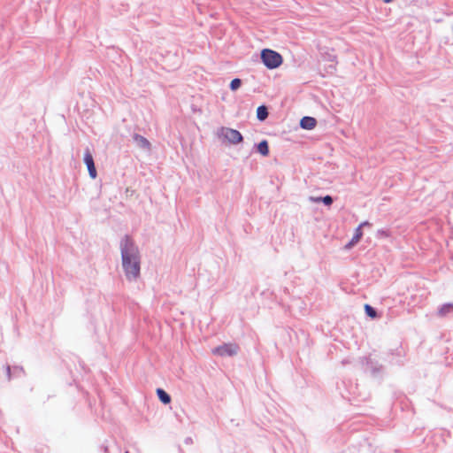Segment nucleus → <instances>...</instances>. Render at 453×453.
<instances>
[{
  "mask_svg": "<svg viewBox=\"0 0 453 453\" xmlns=\"http://www.w3.org/2000/svg\"><path fill=\"white\" fill-rule=\"evenodd\" d=\"M121 256L122 265L127 278L129 280L137 279L140 275L139 252L127 236L121 242Z\"/></svg>",
  "mask_w": 453,
  "mask_h": 453,
  "instance_id": "1",
  "label": "nucleus"
},
{
  "mask_svg": "<svg viewBox=\"0 0 453 453\" xmlns=\"http://www.w3.org/2000/svg\"><path fill=\"white\" fill-rule=\"evenodd\" d=\"M261 59L269 69L279 67L283 61L280 54L269 49H265L261 51Z\"/></svg>",
  "mask_w": 453,
  "mask_h": 453,
  "instance_id": "2",
  "label": "nucleus"
},
{
  "mask_svg": "<svg viewBox=\"0 0 453 453\" xmlns=\"http://www.w3.org/2000/svg\"><path fill=\"white\" fill-rule=\"evenodd\" d=\"M238 345L234 343H225L221 346L214 348L211 352L213 355L219 357H232L237 354Z\"/></svg>",
  "mask_w": 453,
  "mask_h": 453,
  "instance_id": "3",
  "label": "nucleus"
},
{
  "mask_svg": "<svg viewBox=\"0 0 453 453\" xmlns=\"http://www.w3.org/2000/svg\"><path fill=\"white\" fill-rule=\"evenodd\" d=\"M220 132L224 138L226 139L232 144H239L243 140L242 134L235 129L229 127H222Z\"/></svg>",
  "mask_w": 453,
  "mask_h": 453,
  "instance_id": "4",
  "label": "nucleus"
},
{
  "mask_svg": "<svg viewBox=\"0 0 453 453\" xmlns=\"http://www.w3.org/2000/svg\"><path fill=\"white\" fill-rule=\"evenodd\" d=\"M84 162H85V164H86V165L88 167L89 176L92 179H96V175H97L96 169V166H95L93 157H92L91 153L88 150H87L85 155H84Z\"/></svg>",
  "mask_w": 453,
  "mask_h": 453,
  "instance_id": "5",
  "label": "nucleus"
},
{
  "mask_svg": "<svg viewBox=\"0 0 453 453\" xmlns=\"http://www.w3.org/2000/svg\"><path fill=\"white\" fill-rule=\"evenodd\" d=\"M365 225H367V222H364V223L360 224L356 228L354 236L352 237L351 241L345 246L346 249H350L351 247H353L355 244H357L360 241V239L363 236V232H362L361 228Z\"/></svg>",
  "mask_w": 453,
  "mask_h": 453,
  "instance_id": "6",
  "label": "nucleus"
},
{
  "mask_svg": "<svg viewBox=\"0 0 453 453\" xmlns=\"http://www.w3.org/2000/svg\"><path fill=\"white\" fill-rule=\"evenodd\" d=\"M317 121L312 117H303L300 121V126L303 129L311 130L316 127Z\"/></svg>",
  "mask_w": 453,
  "mask_h": 453,
  "instance_id": "7",
  "label": "nucleus"
},
{
  "mask_svg": "<svg viewBox=\"0 0 453 453\" xmlns=\"http://www.w3.org/2000/svg\"><path fill=\"white\" fill-rule=\"evenodd\" d=\"M257 151L264 157L268 156L269 154V146L267 141L264 140L260 142L257 145Z\"/></svg>",
  "mask_w": 453,
  "mask_h": 453,
  "instance_id": "8",
  "label": "nucleus"
},
{
  "mask_svg": "<svg viewBox=\"0 0 453 453\" xmlns=\"http://www.w3.org/2000/svg\"><path fill=\"white\" fill-rule=\"evenodd\" d=\"M157 396L159 398V400L165 403V404H167L171 402V397L170 395L162 388H157Z\"/></svg>",
  "mask_w": 453,
  "mask_h": 453,
  "instance_id": "9",
  "label": "nucleus"
},
{
  "mask_svg": "<svg viewBox=\"0 0 453 453\" xmlns=\"http://www.w3.org/2000/svg\"><path fill=\"white\" fill-rule=\"evenodd\" d=\"M268 116L267 108L264 105L259 106L257 109V117L259 120H265Z\"/></svg>",
  "mask_w": 453,
  "mask_h": 453,
  "instance_id": "10",
  "label": "nucleus"
},
{
  "mask_svg": "<svg viewBox=\"0 0 453 453\" xmlns=\"http://www.w3.org/2000/svg\"><path fill=\"white\" fill-rule=\"evenodd\" d=\"M453 311V304L451 303H447V304H444L439 311V314L441 316H444L446 315L447 313L449 312H451Z\"/></svg>",
  "mask_w": 453,
  "mask_h": 453,
  "instance_id": "11",
  "label": "nucleus"
},
{
  "mask_svg": "<svg viewBox=\"0 0 453 453\" xmlns=\"http://www.w3.org/2000/svg\"><path fill=\"white\" fill-rule=\"evenodd\" d=\"M365 310L366 314L369 317H371L372 319L376 318V316H377L376 311L372 306L365 304Z\"/></svg>",
  "mask_w": 453,
  "mask_h": 453,
  "instance_id": "12",
  "label": "nucleus"
},
{
  "mask_svg": "<svg viewBox=\"0 0 453 453\" xmlns=\"http://www.w3.org/2000/svg\"><path fill=\"white\" fill-rule=\"evenodd\" d=\"M242 85V81L238 78L234 79L230 83V88L232 90L238 89Z\"/></svg>",
  "mask_w": 453,
  "mask_h": 453,
  "instance_id": "13",
  "label": "nucleus"
},
{
  "mask_svg": "<svg viewBox=\"0 0 453 453\" xmlns=\"http://www.w3.org/2000/svg\"><path fill=\"white\" fill-rule=\"evenodd\" d=\"M322 201L326 205H331L333 203V198L330 196H326L323 198H316L314 201L319 202Z\"/></svg>",
  "mask_w": 453,
  "mask_h": 453,
  "instance_id": "14",
  "label": "nucleus"
},
{
  "mask_svg": "<svg viewBox=\"0 0 453 453\" xmlns=\"http://www.w3.org/2000/svg\"><path fill=\"white\" fill-rule=\"evenodd\" d=\"M136 139H139L141 141V142L146 146L150 145L149 142L142 136H137Z\"/></svg>",
  "mask_w": 453,
  "mask_h": 453,
  "instance_id": "15",
  "label": "nucleus"
},
{
  "mask_svg": "<svg viewBox=\"0 0 453 453\" xmlns=\"http://www.w3.org/2000/svg\"><path fill=\"white\" fill-rule=\"evenodd\" d=\"M10 372H11L10 367H7V373H8L9 376H10Z\"/></svg>",
  "mask_w": 453,
  "mask_h": 453,
  "instance_id": "16",
  "label": "nucleus"
},
{
  "mask_svg": "<svg viewBox=\"0 0 453 453\" xmlns=\"http://www.w3.org/2000/svg\"><path fill=\"white\" fill-rule=\"evenodd\" d=\"M385 3H391L393 0H383Z\"/></svg>",
  "mask_w": 453,
  "mask_h": 453,
  "instance_id": "17",
  "label": "nucleus"
},
{
  "mask_svg": "<svg viewBox=\"0 0 453 453\" xmlns=\"http://www.w3.org/2000/svg\"><path fill=\"white\" fill-rule=\"evenodd\" d=\"M125 453H129V452H127H127H125Z\"/></svg>",
  "mask_w": 453,
  "mask_h": 453,
  "instance_id": "18",
  "label": "nucleus"
}]
</instances>
